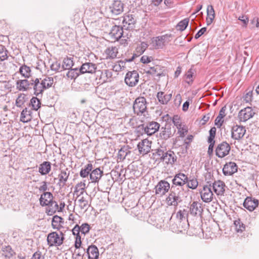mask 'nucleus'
<instances>
[{
  "label": "nucleus",
  "instance_id": "obj_1",
  "mask_svg": "<svg viewBox=\"0 0 259 259\" xmlns=\"http://www.w3.org/2000/svg\"><path fill=\"white\" fill-rule=\"evenodd\" d=\"M123 9V3L120 1L115 0L108 4L105 8V13L107 15L112 17L121 14Z\"/></svg>",
  "mask_w": 259,
  "mask_h": 259
},
{
  "label": "nucleus",
  "instance_id": "obj_2",
  "mask_svg": "<svg viewBox=\"0 0 259 259\" xmlns=\"http://www.w3.org/2000/svg\"><path fill=\"white\" fill-rule=\"evenodd\" d=\"M183 189L182 188H176L175 186H171L170 193L166 198L167 203L169 205L176 206L182 200L180 197V193Z\"/></svg>",
  "mask_w": 259,
  "mask_h": 259
},
{
  "label": "nucleus",
  "instance_id": "obj_3",
  "mask_svg": "<svg viewBox=\"0 0 259 259\" xmlns=\"http://www.w3.org/2000/svg\"><path fill=\"white\" fill-rule=\"evenodd\" d=\"M64 239V234L62 232H53L48 234L47 242L50 246H59L63 244Z\"/></svg>",
  "mask_w": 259,
  "mask_h": 259
},
{
  "label": "nucleus",
  "instance_id": "obj_4",
  "mask_svg": "<svg viewBox=\"0 0 259 259\" xmlns=\"http://www.w3.org/2000/svg\"><path fill=\"white\" fill-rule=\"evenodd\" d=\"M134 113L138 115H140L145 112L147 110V102L143 97L137 98L133 104Z\"/></svg>",
  "mask_w": 259,
  "mask_h": 259
},
{
  "label": "nucleus",
  "instance_id": "obj_5",
  "mask_svg": "<svg viewBox=\"0 0 259 259\" xmlns=\"http://www.w3.org/2000/svg\"><path fill=\"white\" fill-rule=\"evenodd\" d=\"M171 34H165L154 37L152 39V44L155 49H162L170 41Z\"/></svg>",
  "mask_w": 259,
  "mask_h": 259
},
{
  "label": "nucleus",
  "instance_id": "obj_6",
  "mask_svg": "<svg viewBox=\"0 0 259 259\" xmlns=\"http://www.w3.org/2000/svg\"><path fill=\"white\" fill-rule=\"evenodd\" d=\"M209 185L203 186V189L199 190L201 198L204 202H209L213 199V193L211 189V184L207 182Z\"/></svg>",
  "mask_w": 259,
  "mask_h": 259
},
{
  "label": "nucleus",
  "instance_id": "obj_7",
  "mask_svg": "<svg viewBox=\"0 0 259 259\" xmlns=\"http://www.w3.org/2000/svg\"><path fill=\"white\" fill-rule=\"evenodd\" d=\"M139 75L137 71L128 72L125 77L124 81L130 87L135 86L139 81Z\"/></svg>",
  "mask_w": 259,
  "mask_h": 259
},
{
  "label": "nucleus",
  "instance_id": "obj_8",
  "mask_svg": "<svg viewBox=\"0 0 259 259\" xmlns=\"http://www.w3.org/2000/svg\"><path fill=\"white\" fill-rule=\"evenodd\" d=\"M231 147L226 142L219 144L215 149V154L220 158H223L229 154Z\"/></svg>",
  "mask_w": 259,
  "mask_h": 259
},
{
  "label": "nucleus",
  "instance_id": "obj_9",
  "mask_svg": "<svg viewBox=\"0 0 259 259\" xmlns=\"http://www.w3.org/2000/svg\"><path fill=\"white\" fill-rule=\"evenodd\" d=\"M170 184L165 180L159 181L155 187V193L160 196L165 195L170 189Z\"/></svg>",
  "mask_w": 259,
  "mask_h": 259
},
{
  "label": "nucleus",
  "instance_id": "obj_10",
  "mask_svg": "<svg viewBox=\"0 0 259 259\" xmlns=\"http://www.w3.org/2000/svg\"><path fill=\"white\" fill-rule=\"evenodd\" d=\"M246 133V129L243 126L236 125L233 126L231 131V137L236 140L242 139Z\"/></svg>",
  "mask_w": 259,
  "mask_h": 259
},
{
  "label": "nucleus",
  "instance_id": "obj_11",
  "mask_svg": "<svg viewBox=\"0 0 259 259\" xmlns=\"http://www.w3.org/2000/svg\"><path fill=\"white\" fill-rule=\"evenodd\" d=\"M187 182V176L183 173L179 172L174 176L172 180V186H175L176 188H177V186L182 188L186 184Z\"/></svg>",
  "mask_w": 259,
  "mask_h": 259
},
{
  "label": "nucleus",
  "instance_id": "obj_12",
  "mask_svg": "<svg viewBox=\"0 0 259 259\" xmlns=\"http://www.w3.org/2000/svg\"><path fill=\"white\" fill-rule=\"evenodd\" d=\"M254 112L249 107L241 110L238 113V117L240 121L245 122L253 116Z\"/></svg>",
  "mask_w": 259,
  "mask_h": 259
},
{
  "label": "nucleus",
  "instance_id": "obj_13",
  "mask_svg": "<svg viewBox=\"0 0 259 259\" xmlns=\"http://www.w3.org/2000/svg\"><path fill=\"white\" fill-rule=\"evenodd\" d=\"M96 64L91 62H86L82 64L79 68V72L81 74L84 73H95L97 70Z\"/></svg>",
  "mask_w": 259,
  "mask_h": 259
},
{
  "label": "nucleus",
  "instance_id": "obj_14",
  "mask_svg": "<svg viewBox=\"0 0 259 259\" xmlns=\"http://www.w3.org/2000/svg\"><path fill=\"white\" fill-rule=\"evenodd\" d=\"M31 84L33 86L34 94L36 96H38L39 94H42L44 90H45V87L41 81V78H36L34 79H31Z\"/></svg>",
  "mask_w": 259,
  "mask_h": 259
},
{
  "label": "nucleus",
  "instance_id": "obj_15",
  "mask_svg": "<svg viewBox=\"0 0 259 259\" xmlns=\"http://www.w3.org/2000/svg\"><path fill=\"white\" fill-rule=\"evenodd\" d=\"M151 142L147 139H144L138 144V148L140 154H146L150 151Z\"/></svg>",
  "mask_w": 259,
  "mask_h": 259
},
{
  "label": "nucleus",
  "instance_id": "obj_16",
  "mask_svg": "<svg viewBox=\"0 0 259 259\" xmlns=\"http://www.w3.org/2000/svg\"><path fill=\"white\" fill-rule=\"evenodd\" d=\"M203 208L201 203L194 201L190 206V213L194 216H201Z\"/></svg>",
  "mask_w": 259,
  "mask_h": 259
},
{
  "label": "nucleus",
  "instance_id": "obj_17",
  "mask_svg": "<svg viewBox=\"0 0 259 259\" xmlns=\"http://www.w3.org/2000/svg\"><path fill=\"white\" fill-rule=\"evenodd\" d=\"M237 165L233 162H229L227 163L223 168V174L225 176H231L237 172Z\"/></svg>",
  "mask_w": 259,
  "mask_h": 259
},
{
  "label": "nucleus",
  "instance_id": "obj_18",
  "mask_svg": "<svg viewBox=\"0 0 259 259\" xmlns=\"http://www.w3.org/2000/svg\"><path fill=\"white\" fill-rule=\"evenodd\" d=\"M177 159V157L174 152L171 150H168L165 151L162 161L164 162L167 164L172 165L176 162Z\"/></svg>",
  "mask_w": 259,
  "mask_h": 259
},
{
  "label": "nucleus",
  "instance_id": "obj_19",
  "mask_svg": "<svg viewBox=\"0 0 259 259\" xmlns=\"http://www.w3.org/2000/svg\"><path fill=\"white\" fill-rule=\"evenodd\" d=\"M258 205L257 199L247 197L243 202V206L250 211H253Z\"/></svg>",
  "mask_w": 259,
  "mask_h": 259
},
{
  "label": "nucleus",
  "instance_id": "obj_20",
  "mask_svg": "<svg viewBox=\"0 0 259 259\" xmlns=\"http://www.w3.org/2000/svg\"><path fill=\"white\" fill-rule=\"evenodd\" d=\"M70 171L67 168L61 170L60 173L58 175L59 182L58 183L60 188H62L66 185V183L68 179Z\"/></svg>",
  "mask_w": 259,
  "mask_h": 259
},
{
  "label": "nucleus",
  "instance_id": "obj_21",
  "mask_svg": "<svg viewBox=\"0 0 259 259\" xmlns=\"http://www.w3.org/2000/svg\"><path fill=\"white\" fill-rule=\"evenodd\" d=\"M123 35V29L119 26L114 25L112 27L109 35L114 41L118 40Z\"/></svg>",
  "mask_w": 259,
  "mask_h": 259
},
{
  "label": "nucleus",
  "instance_id": "obj_22",
  "mask_svg": "<svg viewBox=\"0 0 259 259\" xmlns=\"http://www.w3.org/2000/svg\"><path fill=\"white\" fill-rule=\"evenodd\" d=\"M160 127V124L156 121H151L149 122L145 127V132L148 135H152L158 131Z\"/></svg>",
  "mask_w": 259,
  "mask_h": 259
},
{
  "label": "nucleus",
  "instance_id": "obj_23",
  "mask_svg": "<svg viewBox=\"0 0 259 259\" xmlns=\"http://www.w3.org/2000/svg\"><path fill=\"white\" fill-rule=\"evenodd\" d=\"M212 188L217 195H223L225 191V184L222 181H215L212 183Z\"/></svg>",
  "mask_w": 259,
  "mask_h": 259
},
{
  "label": "nucleus",
  "instance_id": "obj_24",
  "mask_svg": "<svg viewBox=\"0 0 259 259\" xmlns=\"http://www.w3.org/2000/svg\"><path fill=\"white\" fill-rule=\"evenodd\" d=\"M135 22L136 19L132 14H127L123 18V26L126 27V29H133Z\"/></svg>",
  "mask_w": 259,
  "mask_h": 259
},
{
  "label": "nucleus",
  "instance_id": "obj_25",
  "mask_svg": "<svg viewBox=\"0 0 259 259\" xmlns=\"http://www.w3.org/2000/svg\"><path fill=\"white\" fill-rule=\"evenodd\" d=\"M103 171L100 168L92 169L91 171L90 178L92 183H98L102 178Z\"/></svg>",
  "mask_w": 259,
  "mask_h": 259
},
{
  "label": "nucleus",
  "instance_id": "obj_26",
  "mask_svg": "<svg viewBox=\"0 0 259 259\" xmlns=\"http://www.w3.org/2000/svg\"><path fill=\"white\" fill-rule=\"evenodd\" d=\"M89 259H98L99 252L98 248L94 245H90L87 250Z\"/></svg>",
  "mask_w": 259,
  "mask_h": 259
},
{
  "label": "nucleus",
  "instance_id": "obj_27",
  "mask_svg": "<svg viewBox=\"0 0 259 259\" xmlns=\"http://www.w3.org/2000/svg\"><path fill=\"white\" fill-rule=\"evenodd\" d=\"M16 88L20 91H27L30 85H31V81H29L27 79H20L17 81Z\"/></svg>",
  "mask_w": 259,
  "mask_h": 259
},
{
  "label": "nucleus",
  "instance_id": "obj_28",
  "mask_svg": "<svg viewBox=\"0 0 259 259\" xmlns=\"http://www.w3.org/2000/svg\"><path fill=\"white\" fill-rule=\"evenodd\" d=\"M53 195L51 192H44L39 198L40 204L41 206H47L53 200Z\"/></svg>",
  "mask_w": 259,
  "mask_h": 259
},
{
  "label": "nucleus",
  "instance_id": "obj_29",
  "mask_svg": "<svg viewBox=\"0 0 259 259\" xmlns=\"http://www.w3.org/2000/svg\"><path fill=\"white\" fill-rule=\"evenodd\" d=\"M51 169V164L49 161H44L38 167V172L41 175H46L50 172Z\"/></svg>",
  "mask_w": 259,
  "mask_h": 259
},
{
  "label": "nucleus",
  "instance_id": "obj_30",
  "mask_svg": "<svg viewBox=\"0 0 259 259\" xmlns=\"http://www.w3.org/2000/svg\"><path fill=\"white\" fill-rule=\"evenodd\" d=\"M146 73L154 76H157L158 77H160L161 76H164L160 67L158 65L150 67L146 71Z\"/></svg>",
  "mask_w": 259,
  "mask_h": 259
},
{
  "label": "nucleus",
  "instance_id": "obj_31",
  "mask_svg": "<svg viewBox=\"0 0 259 259\" xmlns=\"http://www.w3.org/2000/svg\"><path fill=\"white\" fill-rule=\"evenodd\" d=\"M172 95L165 94L164 92H159L157 94V98L159 102L162 104H166L171 99Z\"/></svg>",
  "mask_w": 259,
  "mask_h": 259
},
{
  "label": "nucleus",
  "instance_id": "obj_32",
  "mask_svg": "<svg viewBox=\"0 0 259 259\" xmlns=\"http://www.w3.org/2000/svg\"><path fill=\"white\" fill-rule=\"evenodd\" d=\"M47 205L48 206V214L49 215L53 214L56 211H62V207L59 208L57 202L55 201L52 200Z\"/></svg>",
  "mask_w": 259,
  "mask_h": 259
},
{
  "label": "nucleus",
  "instance_id": "obj_33",
  "mask_svg": "<svg viewBox=\"0 0 259 259\" xmlns=\"http://www.w3.org/2000/svg\"><path fill=\"white\" fill-rule=\"evenodd\" d=\"M226 106L222 107L219 112V115L215 119L214 124L218 127H220L223 123V120L222 119L226 116Z\"/></svg>",
  "mask_w": 259,
  "mask_h": 259
},
{
  "label": "nucleus",
  "instance_id": "obj_34",
  "mask_svg": "<svg viewBox=\"0 0 259 259\" xmlns=\"http://www.w3.org/2000/svg\"><path fill=\"white\" fill-rule=\"evenodd\" d=\"M118 53V49L115 47H109L105 51L106 59H113L116 58Z\"/></svg>",
  "mask_w": 259,
  "mask_h": 259
},
{
  "label": "nucleus",
  "instance_id": "obj_35",
  "mask_svg": "<svg viewBox=\"0 0 259 259\" xmlns=\"http://www.w3.org/2000/svg\"><path fill=\"white\" fill-rule=\"evenodd\" d=\"M206 23L207 25L211 24L214 19L215 13L213 7L208 6L207 8Z\"/></svg>",
  "mask_w": 259,
  "mask_h": 259
},
{
  "label": "nucleus",
  "instance_id": "obj_36",
  "mask_svg": "<svg viewBox=\"0 0 259 259\" xmlns=\"http://www.w3.org/2000/svg\"><path fill=\"white\" fill-rule=\"evenodd\" d=\"M171 135V128L169 125L166 124L164 127H162L160 136L163 139H167Z\"/></svg>",
  "mask_w": 259,
  "mask_h": 259
},
{
  "label": "nucleus",
  "instance_id": "obj_37",
  "mask_svg": "<svg viewBox=\"0 0 259 259\" xmlns=\"http://www.w3.org/2000/svg\"><path fill=\"white\" fill-rule=\"evenodd\" d=\"M93 169V165L92 163H88L85 165L83 168H82L80 171L79 175L81 177L84 178L90 175L91 171Z\"/></svg>",
  "mask_w": 259,
  "mask_h": 259
},
{
  "label": "nucleus",
  "instance_id": "obj_38",
  "mask_svg": "<svg viewBox=\"0 0 259 259\" xmlns=\"http://www.w3.org/2000/svg\"><path fill=\"white\" fill-rule=\"evenodd\" d=\"M31 112L28 110L27 108L24 109L21 113L20 120L23 122H27L31 120Z\"/></svg>",
  "mask_w": 259,
  "mask_h": 259
},
{
  "label": "nucleus",
  "instance_id": "obj_39",
  "mask_svg": "<svg viewBox=\"0 0 259 259\" xmlns=\"http://www.w3.org/2000/svg\"><path fill=\"white\" fill-rule=\"evenodd\" d=\"M112 76V72L109 70H104L101 72V76L100 80H102V82H106L111 81Z\"/></svg>",
  "mask_w": 259,
  "mask_h": 259
},
{
  "label": "nucleus",
  "instance_id": "obj_40",
  "mask_svg": "<svg viewBox=\"0 0 259 259\" xmlns=\"http://www.w3.org/2000/svg\"><path fill=\"white\" fill-rule=\"evenodd\" d=\"M19 72L25 78H29L31 76V69L29 67L25 64L20 67Z\"/></svg>",
  "mask_w": 259,
  "mask_h": 259
},
{
  "label": "nucleus",
  "instance_id": "obj_41",
  "mask_svg": "<svg viewBox=\"0 0 259 259\" xmlns=\"http://www.w3.org/2000/svg\"><path fill=\"white\" fill-rule=\"evenodd\" d=\"M130 153L131 151L127 147H123L121 148L118 151L117 156L118 160H120V161L123 160L125 158L126 156Z\"/></svg>",
  "mask_w": 259,
  "mask_h": 259
},
{
  "label": "nucleus",
  "instance_id": "obj_42",
  "mask_svg": "<svg viewBox=\"0 0 259 259\" xmlns=\"http://www.w3.org/2000/svg\"><path fill=\"white\" fill-rule=\"evenodd\" d=\"M85 188V184L84 182L79 183L75 186L74 193L79 197L83 193Z\"/></svg>",
  "mask_w": 259,
  "mask_h": 259
},
{
  "label": "nucleus",
  "instance_id": "obj_43",
  "mask_svg": "<svg viewBox=\"0 0 259 259\" xmlns=\"http://www.w3.org/2000/svg\"><path fill=\"white\" fill-rule=\"evenodd\" d=\"M78 203L80 208L84 211H87L90 206L88 200L83 197H81L78 200Z\"/></svg>",
  "mask_w": 259,
  "mask_h": 259
},
{
  "label": "nucleus",
  "instance_id": "obj_44",
  "mask_svg": "<svg viewBox=\"0 0 259 259\" xmlns=\"http://www.w3.org/2000/svg\"><path fill=\"white\" fill-rule=\"evenodd\" d=\"M69 70L66 74V76L71 79H75L80 74H81V73L79 72V69L78 68L70 69Z\"/></svg>",
  "mask_w": 259,
  "mask_h": 259
},
{
  "label": "nucleus",
  "instance_id": "obj_45",
  "mask_svg": "<svg viewBox=\"0 0 259 259\" xmlns=\"http://www.w3.org/2000/svg\"><path fill=\"white\" fill-rule=\"evenodd\" d=\"M186 184L188 188L194 190L197 188L198 186V182L196 178H193L192 179H191L190 178L189 179L187 177V182Z\"/></svg>",
  "mask_w": 259,
  "mask_h": 259
},
{
  "label": "nucleus",
  "instance_id": "obj_46",
  "mask_svg": "<svg viewBox=\"0 0 259 259\" xmlns=\"http://www.w3.org/2000/svg\"><path fill=\"white\" fill-rule=\"evenodd\" d=\"M74 65L72 58H65L63 60L62 67L64 69H70Z\"/></svg>",
  "mask_w": 259,
  "mask_h": 259
},
{
  "label": "nucleus",
  "instance_id": "obj_47",
  "mask_svg": "<svg viewBox=\"0 0 259 259\" xmlns=\"http://www.w3.org/2000/svg\"><path fill=\"white\" fill-rule=\"evenodd\" d=\"M188 215V211L186 209L180 210L176 214L177 219L181 222L183 220H187V218Z\"/></svg>",
  "mask_w": 259,
  "mask_h": 259
},
{
  "label": "nucleus",
  "instance_id": "obj_48",
  "mask_svg": "<svg viewBox=\"0 0 259 259\" xmlns=\"http://www.w3.org/2000/svg\"><path fill=\"white\" fill-rule=\"evenodd\" d=\"M45 90L50 88L52 86L54 83V79L52 77L46 76L43 79H41Z\"/></svg>",
  "mask_w": 259,
  "mask_h": 259
},
{
  "label": "nucleus",
  "instance_id": "obj_49",
  "mask_svg": "<svg viewBox=\"0 0 259 259\" xmlns=\"http://www.w3.org/2000/svg\"><path fill=\"white\" fill-rule=\"evenodd\" d=\"M30 105L32 106V109L36 111L40 107L41 102L37 98L32 97Z\"/></svg>",
  "mask_w": 259,
  "mask_h": 259
},
{
  "label": "nucleus",
  "instance_id": "obj_50",
  "mask_svg": "<svg viewBox=\"0 0 259 259\" xmlns=\"http://www.w3.org/2000/svg\"><path fill=\"white\" fill-rule=\"evenodd\" d=\"M26 101V95L24 94H20L16 100V105L21 107Z\"/></svg>",
  "mask_w": 259,
  "mask_h": 259
},
{
  "label": "nucleus",
  "instance_id": "obj_51",
  "mask_svg": "<svg viewBox=\"0 0 259 259\" xmlns=\"http://www.w3.org/2000/svg\"><path fill=\"white\" fill-rule=\"evenodd\" d=\"M62 220H63V219L60 217H59L58 215L54 216L52 221V227L54 229H58V228H59L58 227L59 226V224L61 222H62Z\"/></svg>",
  "mask_w": 259,
  "mask_h": 259
},
{
  "label": "nucleus",
  "instance_id": "obj_52",
  "mask_svg": "<svg viewBox=\"0 0 259 259\" xmlns=\"http://www.w3.org/2000/svg\"><path fill=\"white\" fill-rule=\"evenodd\" d=\"M234 224L235 226V229L237 232H242L245 230V225L240 222L239 219L235 221Z\"/></svg>",
  "mask_w": 259,
  "mask_h": 259
},
{
  "label": "nucleus",
  "instance_id": "obj_53",
  "mask_svg": "<svg viewBox=\"0 0 259 259\" xmlns=\"http://www.w3.org/2000/svg\"><path fill=\"white\" fill-rule=\"evenodd\" d=\"M189 23L188 19H185L182 21H181L177 25V29L178 30L183 31L184 30L186 27H187Z\"/></svg>",
  "mask_w": 259,
  "mask_h": 259
},
{
  "label": "nucleus",
  "instance_id": "obj_54",
  "mask_svg": "<svg viewBox=\"0 0 259 259\" xmlns=\"http://www.w3.org/2000/svg\"><path fill=\"white\" fill-rule=\"evenodd\" d=\"M8 51L3 46H0V59L5 60L8 58Z\"/></svg>",
  "mask_w": 259,
  "mask_h": 259
},
{
  "label": "nucleus",
  "instance_id": "obj_55",
  "mask_svg": "<svg viewBox=\"0 0 259 259\" xmlns=\"http://www.w3.org/2000/svg\"><path fill=\"white\" fill-rule=\"evenodd\" d=\"M165 153V151L161 149H156L153 153V155L157 157V159H159L161 161H162L163 156H164Z\"/></svg>",
  "mask_w": 259,
  "mask_h": 259
},
{
  "label": "nucleus",
  "instance_id": "obj_56",
  "mask_svg": "<svg viewBox=\"0 0 259 259\" xmlns=\"http://www.w3.org/2000/svg\"><path fill=\"white\" fill-rule=\"evenodd\" d=\"M79 229L80 230V232L82 234L85 235L87 233H89L90 229V227L88 224L84 223L82 224V225L80 227L79 226Z\"/></svg>",
  "mask_w": 259,
  "mask_h": 259
},
{
  "label": "nucleus",
  "instance_id": "obj_57",
  "mask_svg": "<svg viewBox=\"0 0 259 259\" xmlns=\"http://www.w3.org/2000/svg\"><path fill=\"white\" fill-rule=\"evenodd\" d=\"M75 253L76 256L79 257H82L85 253V249L82 247H79L78 248H75Z\"/></svg>",
  "mask_w": 259,
  "mask_h": 259
},
{
  "label": "nucleus",
  "instance_id": "obj_58",
  "mask_svg": "<svg viewBox=\"0 0 259 259\" xmlns=\"http://www.w3.org/2000/svg\"><path fill=\"white\" fill-rule=\"evenodd\" d=\"M193 72L191 69H189L188 72L186 74V77L187 79L186 82L190 84L193 82L192 77H193Z\"/></svg>",
  "mask_w": 259,
  "mask_h": 259
},
{
  "label": "nucleus",
  "instance_id": "obj_59",
  "mask_svg": "<svg viewBox=\"0 0 259 259\" xmlns=\"http://www.w3.org/2000/svg\"><path fill=\"white\" fill-rule=\"evenodd\" d=\"M172 121L174 124L177 127V128L181 126L182 125L180 117L177 115H175L173 117Z\"/></svg>",
  "mask_w": 259,
  "mask_h": 259
},
{
  "label": "nucleus",
  "instance_id": "obj_60",
  "mask_svg": "<svg viewBox=\"0 0 259 259\" xmlns=\"http://www.w3.org/2000/svg\"><path fill=\"white\" fill-rule=\"evenodd\" d=\"M178 133L180 134V136L182 137H185L186 134L188 132L186 127L184 125L182 126V125L178 127Z\"/></svg>",
  "mask_w": 259,
  "mask_h": 259
},
{
  "label": "nucleus",
  "instance_id": "obj_61",
  "mask_svg": "<svg viewBox=\"0 0 259 259\" xmlns=\"http://www.w3.org/2000/svg\"><path fill=\"white\" fill-rule=\"evenodd\" d=\"M72 234L76 236V237H78L79 235V232H80L79 229V226L78 225H76L75 227L72 230Z\"/></svg>",
  "mask_w": 259,
  "mask_h": 259
},
{
  "label": "nucleus",
  "instance_id": "obj_62",
  "mask_svg": "<svg viewBox=\"0 0 259 259\" xmlns=\"http://www.w3.org/2000/svg\"><path fill=\"white\" fill-rule=\"evenodd\" d=\"M152 60V57H148L147 56H143L141 58V61L144 64L149 63Z\"/></svg>",
  "mask_w": 259,
  "mask_h": 259
},
{
  "label": "nucleus",
  "instance_id": "obj_63",
  "mask_svg": "<svg viewBox=\"0 0 259 259\" xmlns=\"http://www.w3.org/2000/svg\"><path fill=\"white\" fill-rule=\"evenodd\" d=\"M206 31V27H203L201 29H200L197 33L196 34L195 36V38L197 39L199 37H200L202 34L204 33V32Z\"/></svg>",
  "mask_w": 259,
  "mask_h": 259
},
{
  "label": "nucleus",
  "instance_id": "obj_64",
  "mask_svg": "<svg viewBox=\"0 0 259 259\" xmlns=\"http://www.w3.org/2000/svg\"><path fill=\"white\" fill-rule=\"evenodd\" d=\"M60 68V64L58 62L53 63L51 66V69L52 70L58 71Z\"/></svg>",
  "mask_w": 259,
  "mask_h": 259
}]
</instances>
